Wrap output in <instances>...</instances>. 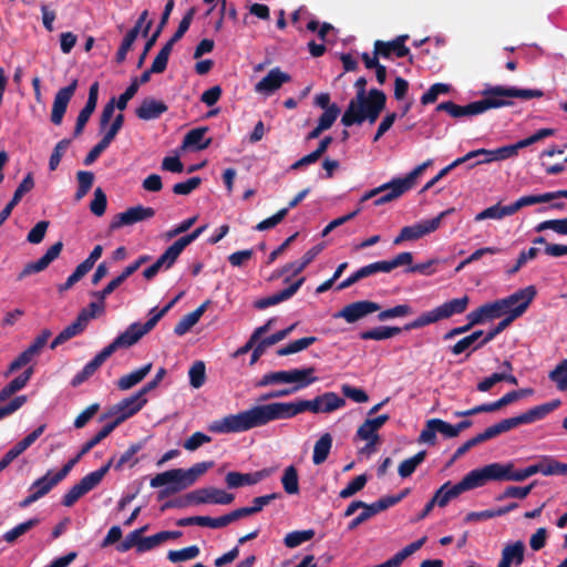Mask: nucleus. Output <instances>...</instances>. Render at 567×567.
Returning a JSON list of instances; mask_svg holds the SVG:
<instances>
[{
	"instance_id": "nucleus-39",
	"label": "nucleus",
	"mask_w": 567,
	"mask_h": 567,
	"mask_svg": "<svg viewBox=\"0 0 567 567\" xmlns=\"http://www.w3.org/2000/svg\"><path fill=\"white\" fill-rule=\"evenodd\" d=\"M513 209L511 205L502 206L501 204L493 205L491 207L485 208L484 210L480 212L475 215L474 220L475 221H482L485 219H503L506 216H512Z\"/></svg>"
},
{
	"instance_id": "nucleus-41",
	"label": "nucleus",
	"mask_w": 567,
	"mask_h": 567,
	"mask_svg": "<svg viewBox=\"0 0 567 567\" xmlns=\"http://www.w3.org/2000/svg\"><path fill=\"white\" fill-rule=\"evenodd\" d=\"M59 483L60 481L52 473V471H49L45 475L32 483L30 491H33L41 498L45 496Z\"/></svg>"
},
{
	"instance_id": "nucleus-34",
	"label": "nucleus",
	"mask_w": 567,
	"mask_h": 567,
	"mask_svg": "<svg viewBox=\"0 0 567 567\" xmlns=\"http://www.w3.org/2000/svg\"><path fill=\"white\" fill-rule=\"evenodd\" d=\"M426 536L409 544L403 549L398 551L392 558L378 565L377 567H400L405 558L417 551L426 542Z\"/></svg>"
},
{
	"instance_id": "nucleus-40",
	"label": "nucleus",
	"mask_w": 567,
	"mask_h": 567,
	"mask_svg": "<svg viewBox=\"0 0 567 567\" xmlns=\"http://www.w3.org/2000/svg\"><path fill=\"white\" fill-rule=\"evenodd\" d=\"M402 329L399 327H377L360 333V338L363 340H386L401 333Z\"/></svg>"
},
{
	"instance_id": "nucleus-60",
	"label": "nucleus",
	"mask_w": 567,
	"mask_h": 567,
	"mask_svg": "<svg viewBox=\"0 0 567 567\" xmlns=\"http://www.w3.org/2000/svg\"><path fill=\"white\" fill-rule=\"evenodd\" d=\"M450 90L449 84L435 83L421 96V103L424 105L434 103L439 95L446 94Z\"/></svg>"
},
{
	"instance_id": "nucleus-43",
	"label": "nucleus",
	"mask_w": 567,
	"mask_h": 567,
	"mask_svg": "<svg viewBox=\"0 0 567 567\" xmlns=\"http://www.w3.org/2000/svg\"><path fill=\"white\" fill-rule=\"evenodd\" d=\"M443 320L437 307L421 313L417 318L404 326V330L420 329L425 326Z\"/></svg>"
},
{
	"instance_id": "nucleus-35",
	"label": "nucleus",
	"mask_w": 567,
	"mask_h": 567,
	"mask_svg": "<svg viewBox=\"0 0 567 567\" xmlns=\"http://www.w3.org/2000/svg\"><path fill=\"white\" fill-rule=\"evenodd\" d=\"M464 493L460 482L457 484L452 485L450 482L443 484L432 497L435 505L440 507H444L449 504V502L460 494Z\"/></svg>"
},
{
	"instance_id": "nucleus-63",
	"label": "nucleus",
	"mask_w": 567,
	"mask_h": 567,
	"mask_svg": "<svg viewBox=\"0 0 567 567\" xmlns=\"http://www.w3.org/2000/svg\"><path fill=\"white\" fill-rule=\"evenodd\" d=\"M361 509H362V512L349 523V525H348L349 530L355 529L362 523L367 522L368 519H370L371 517H373L374 515H377L379 513L374 503H372V504L364 503V506H362Z\"/></svg>"
},
{
	"instance_id": "nucleus-52",
	"label": "nucleus",
	"mask_w": 567,
	"mask_h": 567,
	"mask_svg": "<svg viewBox=\"0 0 567 567\" xmlns=\"http://www.w3.org/2000/svg\"><path fill=\"white\" fill-rule=\"evenodd\" d=\"M317 341L316 337H306L290 342L288 346L278 349L277 354L280 357L289 355L307 349Z\"/></svg>"
},
{
	"instance_id": "nucleus-53",
	"label": "nucleus",
	"mask_w": 567,
	"mask_h": 567,
	"mask_svg": "<svg viewBox=\"0 0 567 567\" xmlns=\"http://www.w3.org/2000/svg\"><path fill=\"white\" fill-rule=\"evenodd\" d=\"M298 473L295 466H288L281 477V484L287 494L293 495L299 492Z\"/></svg>"
},
{
	"instance_id": "nucleus-62",
	"label": "nucleus",
	"mask_w": 567,
	"mask_h": 567,
	"mask_svg": "<svg viewBox=\"0 0 567 567\" xmlns=\"http://www.w3.org/2000/svg\"><path fill=\"white\" fill-rule=\"evenodd\" d=\"M547 229H550L558 235H567V218L545 220L535 227V230L538 233Z\"/></svg>"
},
{
	"instance_id": "nucleus-58",
	"label": "nucleus",
	"mask_w": 567,
	"mask_h": 567,
	"mask_svg": "<svg viewBox=\"0 0 567 567\" xmlns=\"http://www.w3.org/2000/svg\"><path fill=\"white\" fill-rule=\"evenodd\" d=\"M303 281L305 278L302 277L292 285H290L288 288L269 296L271 306L278 305L285 300L290 299L299 290Z\"/></svg>"
},
{
	"instance_id": "nucleus-16",
	"label": "nucleus",
	"mask_w": 567,
	"mask_h": 567,
	"mask_svg": "<svg viewBox=\"0 0 567 567\" xmlns=\"http://www.w3.org/2000/svg\"><path fill=\"white\" fill-rule=\"evenodd\" d=\"M154 215L155 210L152 207H144L142 205H137L118 214L115 217V219L111 223V228L116 229L122 226L133 225L138 221L150 219Z\"/></svg>"
},
{
	"instance_id": "nucleus-10",
	"label": "nucleus",
	"mask_w": 567,
	"mask_h": 567,
	"mask_svg": "<svg viewBox=\"0 0 567 567\" xmlns=\"http://www.w3.org/2000/svg\"><path fill=\"white\" fill-rule=\"evenodd\" d=\"M454 208H449L441 212L436 217L432 219L421 220L411 226H405L401 229L400 234L394 238L393 244L400 245L403 241L417 240L425 235L434 233L440 228L442 219L452 214Z\"/></svg>"
},
{
	"instance_id": "nucleus-9",
	"label": "nucleus",
	"mask_w": 567,
	"mask_h": 567,
	"mask_svg": "<svg viewBox=\"0 0 567 567\" xmlns=\"http://www.w3.org/2000/svg\"><path fill=\"white\" fill-rule=\"evenodd\" d=\"M433 164L432 159H427L424 163L414 167L408 175L404 177H395L388 183H384L379 186L381 189L380 194H383L388 197L389 202H393L400 198L403 194L412 189L417 178L423 174V172Z\"/></svg>"
},
{
	"instance_id": "nucleus-4",
	"label": "nucleus",
	"mask_w": 567,
	"mask_h": 567,
	"mask_svg": "<svg viewBox=\"0 0 567 567\" xmlns=\"http://www.w3.org/2000/svg\"><path fill=\"white\" fill-rule=\"evenodd\" d=\"M527 478L526 467L517 470L513 462L491 463L468 472L460 484L464 492L482 487L489 481L523 482Z\"/></svg>"
},
{
	"instance_id": "nucleus-31",
	"label": "nucleus",
	"mask_w": 567,
	"mask_h": 567,
	"mask_svg": "<svg viewBox=\"0 0 567 567\" xmlns=\"http://www.w3.org/2000/svg\"><path fill=\"white\" fill-rule=\"evenodd\" d=\"M209 301L202 303L196 310L185 315L175 326L174 333L177 336H184L202 318L207 309Z\"/></svg>"
},
{
	"instance_id": "nucleus-44",
	"label": "nucleus",
	"mask_w": 567,
	"mask_h": 567,
	"mask_svg": "<svg viewBox=\"0 0 567 567\" xmlns=\"http://www.w3.org/2000/svg\"><path fill=\"white\" fill-rule=\"evenodd\" d=\"M554 200V194L553 192L538 194V195H526L519 197L517 200H515L513 204H511V207L513 209V214L518 212L520 208L525 206H530L535 204H542V203H549Z\"/></svg>"
},
{
	"instance_id": "nucleus-27",
	"label": "nucleus",
	"mask_w": 567,
	"mask_h": 567,
	"mask_svg": "<svg viewBox=\"0 0 567 567\" xmlns=\"http://www.w3.org/2000/svg\"><path fill=\"white\" fill-rule=\"evenodd\" d=\"M86 328V313H79L76 320L65 327L51 342V349L66 342L71 338L80 334Z\"/></svg>"
},
{
	"instance_id": "nucleus-56",
	"label": "nucleus",
	"mask_w": 567,
	"mask_h": 567,
	"mask_svg": "<svg viewBox=\"0 0 567 567\" xmlns=\"http://www.w3.org/2000/svg\"><path fill=\"white\" fill-rule=\"evenodd\" d=\"M189 383L193 388L199 389L206 380V369L203 361H196L188 371Z\"/></svg>"
},
{
	"instance_id": "nucleus-1",
	"label": "nucleus",
	"mask_w": 567,
	"mask_h": 567,
	"mask_svg": "<svg viewBox=\"0 0 567 567\" xmlns=\"http://www.w3.org/2000/svg\"><path fill=\"white\" fill-rule=\"evenodd\" d=\"M344 399L334 392H326L312 400L295 402H272L254 405L236 414H228L208 424V431L215 434L243 433L264 426L277 420L291 419L300 413H330L344 406Z\"/></svg>"
},
{
	"instance_id": "nucleus-59",
	"label": "nucleus",
	"mask_w": 567,
	"mask_h": 567,
	"mask_svg": "<svg viewBox=\"0 0 567 567\" xmlns=\"http://www.w3.org/2000/svg\"><path fill=\"white\" fill-rule=\"evenodd\" d=\"M115 429V424H106L104 425L92 439H90L81 449L80 453L85 455L89 453L95 445H97L102 440L109 436L113 430Z\"/></svg>"
},
{
	"instance_id": "nucleus-37",
	"label": "nucleus",
	"mask_w": 567,
	"mask_h": 567,
	"mask_svg": "<svg viewBox=\"0 0 567 567\" xmlns=\"http://www.w3.org/2000/svg\"><path fill=\"white\" fill-rule=\"evenodd\" d=\"M152 363H147L137 370L132 371L117 381L118 389L125 391L132 389L134 385L140 383L152 370Z\"/></svg>"
},
{
	"instance_id": "nucleus-17",
	"label": "nucleus",
	"mask_w": 567,
	"mask_h": 567,
	"mask_svg": "<svg viewBox=\"0 0 567 567\" xmlns=\"http://www.w3.org/2000/svg\"><path fill=\"white\" fill-rule=\"evenodd\" d=\"M291 80L290 75L279 68L271 69L268 74L255 85V92L269 96Z\"/></svg>"
},
{
	"instance_id": "nucleus-3",
	"label": "nucleus",
	"mask_w": 567,
	"mask_h": 567,
	"mask_svg": "<svg viewBox=\"0 0 567 567\" xmlns=\"http://www.w3.org/2000/svg\"><path fill=\"white\" fill-rule=\"evenodd\" d=\"M365 85L364 78H359L355 81L357 95L350 101L341 117V123L344 126L361 125L364 121L373 124L384 109L385 94L378 89H372L367 93Z\"/></svg>"
},
{
	"instance_id": "nucleus-50",
	"label": "nucleus",
	"mask_w": 567,
	"mask_h": 567,
	"mask_svg": "<svg viewBox=\"0 0 567 567\" xmlns=\"http://www.w3.org/2000/svg\"><path fill=\"white\" fill-rule=\"evenodd\" d=\"M39 354L33 349L28 347L9 364L8 370L4 372V377H9L21 368L28 365Z\"/></svg>"
},
{
	"instance_id": "nucleus-54",
	"label": "nucleus",
	"mask_w": 567,
	"mask_h": 567,
	"mask_svg": "<svg viewBox=\"0 0 567 567\" xmlns=\"http://www.w3.org/2000/svg\"><path fill=\"white\" fill-rule=\"evenodd\" d=\"M315 536L313 529H306V530H295L291 533H288L284 539L285 545L288 548H296L300 546L301 544L312 539Z\"/></svg>"
},
{
	"instance_id": "nucleus-18",
	"label": "nucleus",
	"mask_w": 567,
	"mask_h": 567,
	"mask_svg": "<svg viewBox=\"0 0 567 567\" xmlns=\"http://www.w3.org/2000/svg\"><path fill=\"white\" fill-rule=\"evenodd\" d=\"M408 38V35H399L398 38L389 42H384L381 40L375 41V55H380L384 59H389L392 55H395L398 58L406 56L410 53L409 48H406L404 44Z\"/></svg>"
},
{
	"instance_id": "nucleus-45",
	"label": "nucleus",
	"mask_w": 567,
	"mask_h": 567,
	"mask_svg": "<svg viewBox=\"0 0 567 567\" xmlns=\"http://www.w3.org/2000/svg\"><path fill=\"white\" fill-rule=\"evenodd\" d=\"M332 436L329 433L323 434L315 444L312 461L316 465L323 463L331 450Z\"/></svg>"
},
{
	"instance_id": "nucleus-46",
	"label": "nucleus",
	"mask_w": 567,
	"mask_h": 567,
	"mask_svg": "<svg viewBox=\"0 0 567 567\" xmlns=\"http://www.w3.org/2000/svg\"><path fill=\"white\" fill-rule=\"evenodd\" d=\"M548 379L558 391H567V359L559 361L548 373Z\"/></svg>"
},
{
	"instance_id": "nucleus-64",
	"label": "nucleus",
	"mask_w": 567,
	"mask_h": 567,
	"mask_svg": "<svg viewBox=\"0 0 567 567\" xmlns=\"http://www.w3.org/2000/svg\"><path fill=\"white\" fill-rule=\"evenodd\" d=\"M212 437L203 432L193 433L184 441L183 447L188 452H194L206 443H210Z\"/></svg>"
},
{
	"instance_id": "nucleus-33",
	"label": "nucleus",
	"mask_w": 567,
	"mask_h": 567,
	"mask_svg": "<svg viewBox=\"0 0 567 567\" xmlns=\"http://www.w3.org/2000/svg\"><path fill=\"white\" fill-rule=\"evenodd\" d=\"M426 536L409 544L403 549L398 551L392 558L378 565L377 567H400L405 558L417 551L426 542Z\"/></svg>"
},
{
	"instance_id": "nucleus-8",
	"label": "nucleus",
	"mask_w": 567,
	"mask_h": 567,
	"mask_svg": "<svg viewBox=\"0 0 567 567\" xmlns=\"http://www.w3.org/2000/svg\"><path fill=\"white\" fill-rule=\"evenodd\" d=\"M235 496L227 493L224 489L216 487L198 488L188 493L182 502H171L163 506V509L171 506H187V505H200V504H219L228 505L233 503Z\"/></svg>"
},
{
	"instance_id": "nucleus-32",
	"label": "nucleus",
	"mask_w": 567,
	"mask_h": 567,
	"mask_svg": "<svg viewBox=\"0 0 567 567\" xmlns=\"http://www.w3.org/2000/svg\"><path fill=\"white\" fill-rule=\"evenodd\" d=\"M323 250V244H318L307 250L300 260L287 264L284 272H290L292 276L300 274L312 260Z\"/></svg>"
},
{
	"instance_id": "nucleus-29",
	"label": "nucleus",
	"mask_w": 567,
	"mask_h": 567,
	"mask_svg": "<svg viewBox=\"0 0 567 567\" xmlns=\"http://www.w3.org/2000/svg\"><path fill=\"white\" fill-rule=\"evenodd\" d=\"M559 405V400H553L550 402L536 405L520 414L522 422L523 424H530L536 421L543 420L546 415L556 410Z\"/></svg>"
},
{
	"instance_id": "nucleus-11",
	"label": "nucleus",
	"mask_w": 567,
	"mask_h": 567,
	"mask_svg": "<svg viewBox=\"0 0 567 567\" xmlns=\"http://www.w3.org/2000/svg\"><path fill=\"white\" fill-rule=\"evenodd\" d=\"M146 402L147 399L140 391L125 398L111 409L110 415L114 417L111 424H115L116 427L122 422L140 412Z\"/></svg>"
},
{
	"instance_id": "nucleus-6",
	"label": "nucleus",
	"mask_w": 567,
	"mask_h": 567,
	"mask_svg": "<svg viewBox=\"0 0 567 567\" xmlns=\"http://www.w3.org/2000/svg\"><path fill=\"white\" fill-rule=\"evenodd\" d=\"M484 99L480 100L484 112L513 105L512 99L530 100L542 97L544 92L537 89H518L515 86L495 85L483 91Z\"/></svg>"
},
{
	"instance_id": "nucleus-51",
	"label": "nucleus",
	"mask_w": 567,
	"mask_h": 567,
	"mask_svg": "<svg viewBox=\"0 0 567 567\" xmlns=\"http://www.w3.org/2000/svg\"><path fill=\"white\" fill-rule=\"evenodd\" d=\"M38 524H39V519L38 518L28 519V520L17 525V526H14L10 530L6 532L3 534V540L7 542V543H13L20 536L24 535L27 532H29L31 528H33Z\"/></svg>"
},
{
	"instance_id": "nucleus-48",
	"label": "nucleus",
	"mask_w": 567,
	"mask_h": 567,
	"mask_svg": "<svg viewBox=\"0 0 567 567\" xmlns=\"http://www.w3.org/2000/svg\"><path fill=\"white\" fill-rule=\"evenodd\" d=\"M275 323H276V318H270L265 324L256 328L254 330L252 334L250 336L249 340L246 342V344L237 350L236 355L244 354V353L248 352L249 350H251L254 348V346L259 341V339L266 332H268Z\"/></svg>"
},
{
	"instance_id": "nucleus-19",
	"label": "nucleus",
	"mask_w": 567,
	"mask_h": 567,
	"mask_svg": "<svg viewBox=\"0 0 567 567\" xmlns=\"http://www.w3.org/2000/svg\"><path fill=\"white\" fill-rule=\"evenodd\" d=\"M62 248V241H58L52 245L40 259L33 262H29L24 266L23 270L19 275V279L44 270L53 260L59 257Z\"/></svg>"
},
{
	"instance_id": "nucleus-21",
	"label": "nucleus",
	"mask_w": 567,
	"mask_h": 567,
	"mask_svg": "<svg viewBox=\"0 0 567 567\" xmlns=\"http://www.w3.org/2000/svg\"><path fill=\"white\" fill-rule=\"evenodd\" d=\"M97 97H99V83L94 82L90 86L86 104L80 111V113L78 115L76 124H75V128H74L75 136L80 135L83 132L87 121L90 120L91 115L95 111V107L97 104Z\"/></svg>"
},
{
	"instance_id": "nucleus-42",
	"label": "nucleus",
	"mask_w": 567,
	"mask_h": 567,
	"mask_svg": "<svg viewBox=\"0 0 567 567\" xmlns=\"http://www.w3.org/2000/svg\"><path fill=\"white\" fill-rule=\"evenodd\" d=\"M206 131L207 128L205 127L194 128L189 131L184 137L183 146L193 147L196 150L206 148L210 143L209 138H205Z\"/></svg>"
},
{
	"instance_id": "nucleus-55",
	"label": "nucleus",
	"mask_w": 567,
	"mask_h": 567,
	"mask_svg": "<svg viewBox=\"0 0 567 567\" xmlns=\"http://www.w3.org/2000/svg\"><path fill=\"white\" fill-rule=\"evenodd\" d=\"M200 550L198 546L193 545L185 548H182L179 550H169L167 554V558L172 563H181L186 561L189 559H194L199 555Z\"/></svg>"
},
{
	"instance_id": "nucleus-5",
	"label": "nucleus",
	"mask_w": 567,
	"mask_h": 567,
	"mask_svg": "<svg viewBox=\"0 0 567 567\" xmlns=\"http://www.w3.org/2000/svg\"><path fill=\"white\" fill-rule=\"evenodd\" d=\"M214 466L213 461L195 463L192 467L174 468L157 474L151 480L153 488L168 486V493H177L192 486L199 476Z\"/></svg>"
},
{
	"instance_id": "nucleus-14",
	"label": "nucleus",
	"mask_w": 567,
	"mask_h": 567,
	"mask_svg": "<svg viewBox=\"0 0 567 567\" xmlns=\"http://www.w3.org/2000/svg\"><path fill=\"white\" fill-rule=\"evenodd\" d=\"M378 310H380V306L377 302L369 300L355 301L343 307L334 315V318H342L348 323H354Z\"/></svg>"
},
{
	"instance_id": "nucleus-47",
	"label": "nucleus",
	"mask_w": 567,
	"mask_h": 567,
	"mask_svg": "<svg viewBox=\"0 0 567 567\" xmlns=\"http://www.w3.org/2000/svg\"><path fill=\"white\" fill-rule=\"evenodd\" d=\"M502 381H506L511 384L518 383L517 378L514 377L512 373L495 372V373L491 374L489 377L483 379L477 384V390L481 392H486V391L491 390L496 383L502 382Z\"/></svg>"
},
{
	"instance_id": "nucleus-36",
	"label": "nucleus",
	"mask_w": 567,
	"mask_h": 567,
	"mask_svg": "<svg viewBox=\"0 0 567 567\" xmlns=\"http://www.w3.org/2000/svg\"><path fill=\"white\" fill-rule=\"evenodd\" d=\"M470 303V298L467 296H463L461 298H455L449 300L440 306H437L442 319H449L455 315L463 313Z\"/></svg>"
},
{
	"instance_id": "nucleus-20",
	"label": "nucleus",
	"mask_w": 567,
	"mask_h": 567,
	"mask_svg": "<svg viewBox=\"0 0 567 567\" xmlns=\"http://www.w3.org/2000/svg\"><path fill=\"white\" fill-rule=\"evenodd\" d=\"M542 473L543 475H567V464L560 463L550 456H545L539 463L526 467L527 478Z\"/></svg>"
},
{
	"instance_id": "nucleus-7",
	"label": "nucleus",
	"mask_w": 567,
	"mask_h": 567,
	"mask_svg": "<svg viewBox=\"0 0 567 567\" xmlns=\"http://www.w3.org/2000/svg\"><path fill=\"white\" fill-rule=\"evenodd\" d=\"M34 373L33 367L27 368L23 373L11 380L1 391H0V404L9 399L14 393L24 389L32 378ZM27 402L25 395L16 396L13 400L9 402L7 405H0V420L13 414L20 408H22Z\"/></svg>"
},
{
	"instance_id": "nucleus-2",
	"label": "nucleus",
	"mask_w": 567,
	"mask_h": 567,
	"mask_svg": "<svg viewBox=\"0 0 567 567\" xmlns=\"http://www.w3.org/2000/svg\"><path fill=\"white\" fill-rule=\"evenodd\" d=\"M536 293L534 286H527L505 298L482 305L467 315V320H471L472 324H482L501 317L509 318L514 313H518L519 318L527 310Z\"/></svg>"
},
{
	"instance_id": "nucleus-12",
	"label": "nucleus",
	"mask_w": 567,
	"mask_h": 567,
	"mask_svg": "<svg viewBox=\"0 0 567 567\" xmlns=\"http://www.w3.org/2000/svg\"><path fill=\"white\" fill-rule=\"evenodd\" d=\"M154 327L153 321L150 319L145 323L134 322L130 324L124 332L118 334L107 347L113 353L117 349L132 347Z\"/></svg>"
},
{
	"instance_id": "nucleus-23",
	"label": "nucleus",
	"mask_w": 567,
	"mask_h": 567,
	"mask_svg": "<svg viewBox=\"0 0 567 567\" xmlns=\"http://www.w3.org/2000/svg\"><path fill=\"white\" fill-rule=\"evenodd\" d=\"M437 111H445L452 117L474 116L484 113L481 101L468 103L467 105H458L452 101L443 102L437 105Z\"/></svg>"
},
{
	"instance_id": "nucleus-25",
	"label": "nucleus",
	"mask_w": 567,
	"mask_h": 567,
	"mask_svg": "<svg viewBox=\"0 0 567 567\" xmlns=\"http://www.w3.org/2000/svg\"><path fill=\"white\" fill-rule=\"evenodd\" d=\"M178 252L171 245L156 261L143 271L146 280L153 279L162 269H169L178 258Z\"/></svg>"
},
{
	"instance_id": "nucleus-24",
	"label": "nucleus",
	"mask_w": 567,
	"mask_h": 567,
	"mask_svg": "<svg viewBox=\"0 0 567 567\" xmlns=\"http://www.w3.org/2000/svg\"><path fill=\"white\" fill-rule=\"evenodd\" d=\"M525 545L522 540H517L505 545L502 550L501 560L497 567L519 566L524 561Z\"/></svg>"
},
{
	"instance_id": "nucleus-28",
	"label": "nucleus",
	"mask_w": 567,
	"mask_h": 567,
	"mask_svg": "<svg viewBox=\"0 0 567 567\" xmlns=\"http://www.w3.org/2000/svg\"><path fill=\"white\" fill-rule=\"evenodd\" d=\"M182 532L179 530H164L159 532L155 535L147 537H140L138 542V553H145L154 549L155 547L162 545L163 543L181 537Z\"/></svg>"
},
{
	"instance_id": "nucleus-13",
	"label": "nucleus",
	"mask_w": 567,
	"mask_h": 567,
	"mask_svg": "<svg viewBox=\"0 0 567 567\" xmlns=\"http://www.w3.org/2000/svg\"><path fill=\"white\" fill-rule=\"evenodd\" d=\"M436 433L442 434L446 439L456 437V430L453 424L441 419H431L426 421L417 441L419 443L434 445L436 443Z\"/></svg>"
},
{
	"instance_id": "nucleus-30",
	"label": "nucleus",
	"mask_w": 567,
	"mask_h": 567,
	"mask_svg": "<svg viewBox=\"0 0 567 567\" xmlns=\"http://www.w3.org/2000/svg\"><path fill=\"white\" fill-rule=\"evenodd\" d=\"M262 472L255 473H239L229 472L227 473L225 481L229 488H238L246 485H255L264 478Z\"/></svg>"
},
{
	"instance_id": "nucleus-57",
	"label": "nucleus",
	"mask_w": 567,
	"mask_h": 567,
	"mask_svg": "<svg viewBox=\"0 0 567 567\" xmlns=\"http://www.w3.org/2000/svg\"><path fill=\"white\" fill-rule=\"evenodd\" d=\"M518 318V313H514L509 318H504L502 321H499L493 329H491L484 337L483 340H481L474 349H478L483 347L484 344L492 341L497 334H499L502 331H504L515 319Z\"/></svg>"
},
{
	"instance_id": "nucleus-49",
	"label": "nucleus",
	"mask_w": 567,
	"mask_h": 567,
	"mask_svg": "<svg viewBox=\"0 0 567 567\" xmlns=\"http://www.w3.org/2000/svg\"><path fill=\"white\" fill-rule=\"evenodd\" d=\"M425 456H426V452L421 451V452L416 453L414 456L401 462V464L399 465V468H398L399 475L402 478H406V477L411 476L414 473V471L416 470V467L424 461Z\"/></svg>"
},
{
	"instance_id": "nucleus-26",
	"label": "nucleus",
	"mask_w": 567,
	"mask_h": 567,
	"mask_svg": "<svg viewBox=\"0 0 567 567\" xmlns=\"http://www.w3.org/2000/svg\"><path fill=\"white\" fill-rule=\"evenodd\" d=\"M167 111V105L153 97H146L142 101L141 105L136 109V115L144 121L158 118Z\"/></svg>"
},
{
	"instance_id": "nucleus-15",
	"label": "nucleus",
	"mask_w": 567,
	"mask_h": 567,
	"mask_svg": "<svg viewBox=\"0 0 567 567\" xmlns=\"http://www.w3.org/2000/svg\"><path fill=\"white\" fill-rule=\"evenodd\" d=\"M76 87L78 80L74 79L68 86H64L56 92L51 112V121L55 125H60L62 123L68 105L74 95Z\"/></svg>"
},
{
	"instance_id": "nucleus-22",
	"label": "nucleus",
	"mask_w": 567,
	"mask_h": 567,
	"mask_svg": "<svg viewBox=\"0 0 567 567\" xmlns=\"http://www.w3.org/2000/svg\"><path fill=\"white\" fill-rule=\"evenodd\" d=\"M315 373L316 369L313 367L290 369L288 370L287 384H292L291 390L297 392L318 381Z\"/></svg>"
},
{
	"instance_id": "nucleus-38",
	"label": "nucleus",
	"mask_w": 567,
	"mask_h": 567,
	"mask_svg": "<svg viewBox=\"0 0 567 567\" xmlns=\"http://www.w3.org/2000/svg\"><path fill=\"white\" fill-rule=\"evenodd\" d=\"M481 150H482L481 158L475 161L474 163H471L468 165V169H472L477 165L489 164L492 162H501V161L511 158L509 151L507 150L506 145L495 148V150H486V148H481Z\"/></svg>"
},
{
	"instance_id": "nucleus-61",
	"label": "nucleus",
	"mask_w": 567,
	"mask_h": 567,
	"mask_svg": "<svg viewBox=\"0 0 567 567\" xmlns=\"http://www.w3.org/2000/svg\"><path fill=\"white\" fill-rule=\"evenodd\" d=\"M288 379V370H280L269 372L262 375V378L257 382V386H268L272 384H287Z\"/></svg>"
}]
</instances>
